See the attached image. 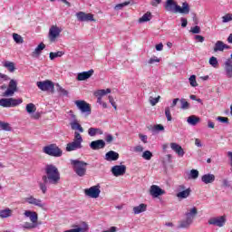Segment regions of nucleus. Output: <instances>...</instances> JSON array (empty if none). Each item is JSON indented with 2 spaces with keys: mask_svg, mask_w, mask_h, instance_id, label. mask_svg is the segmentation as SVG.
I'll list each match as a JSON object with an SVG mask.
<instances>
[{
  "mask_svg": "<svg viewBox=\"0 0 232 232\" xmlns=\"http://www.w3.org/2000/svg\"><path fill=\"white\" fill-rule=\"evenodd\" d=\"M148 209V205L141 203L139 206H136L132 208L134 215H140V213H144Z\"/></svg>",
  "mask_w": 232,
  "mask_h": 232,
  "instance_id": "28",
  "label": "nucleus"
},
{
  "mask_svg": "<svg viewBox=\"0 0 232 232\" xmlns=\"http://www.w3.org/2000/svg\"><path fill=\"white\" fill-rule=\"evenodd\" d=\"M46 48V45L44 43H41L33 52L32 56L33 57H39L41 55V53L43 50Z\"/></svg>",
  "mask_w": 232,
  "mask_h": 232,
  "instance_id": "30",
  "label": "nucleus"
},
{
  "mask_svg": "<svg viewBox=\"0 0 232 232\" xmlns=\"http://www.w3.org/2000/svg\"><path fill=\"white\" fill-rule=\"evenodd\" d=\"M90 148L94 150H103V148H106V142L104 140H97L90 143Z\"/></svg>",
  "mask_w": 232,
  "mask_h": 232,
  "instance_id": "21",
  "label": "nucleus"
},
{
  "mask_svg": "<svg viewBox=\"0 0 232 232\" xmlns=\"http://www.w3.org/2000/svg\"><path fill=\"white\" fill-rule=\"evenodd\" d=\"M105 140L108 144L113 142V136L111 134H106Z\"/></svg>",
  "mask_w": 232,
  "mask_h": 232,
  "instance_id": "54",
  "label": "nucleus"
},
{
  "mask_svg": "<svg viewBox=\"0 0 232 232\" xmlns=\"http://www.w3.org/2000/svg\"><path fill=\"white\" fill-rule=\"evenodd\" d=\"M188 179H191L192 180H197V179H198V171L197 169H191L188 174Z\"/></svg>",
  "mask_w": 232,
  "mask_h": 232,
  "instance_id": "43",
  "label": "nucleus"
},
{
  "mask_svg": "<svg viewBox=\"0 0 232 232\" xmlns=\"http://www.w3.org/2000/svg\"><path fill=\"white\" fill-rule=\"evenodd\" d=\"M165 117L167 118V121L169 122H171L173 121V118L171 117V109L170 107L165 108Z\"/></svg>",
  "mask_w": 232,
  "mask_h": 232,
  "instance_id": "42",
  "label": "nucleus"
},
{
  "mask_svg": "<svg viewBox=\"0 0 232 232\" xmlns=\"http://www.w3.org/2000/svg\"><path fill=\"white\" fill-rule=\"evenodd\" d=\"M130 1L128 2H124L121 4H118L114 6V10L119 11V10H122V8H124V6H128V5H130Z\"/></svg>",
  "mask_w": 232,
  "mask_h": 232,
  "instance_id": "48",
  "label": "nucleus"
},
{
  "mask_svg": "<svg viewBox=\"0 0 232 232\" xmlns=\"http://www.w3.org/2000/svg\"><path fill=\"white\" fill-rule=\"evenodd\" d=\"M9 97L10 98H1L0 99V106L2 108H15L16 106L23 104V99L12 98V96H9Z\"/></svg>",
  "mask_w": 232,
  "mask_h": 232,
  "instance_id": "8",
  "label": "nucleus"
},
{
  "mask_svg": "<svg viewBox=\"0 0 232 232\" xmlns=\"http://www.w3.org/2000/svg\"><path fill=\"white\" fill-rule=\"evenodd\" d=\"M25 110L29 115H32V113H35L37 108L35 107V104L29 103L26 105Z\"/></svg>",
  "mask_w": 232,
  "mask_h": 232,
  "instance_id": "36",
  "label": "nucleus"
},
{
  "mask_svg": "<svg viewBox=\"0 0 232 232\" xmlns=\"http://www.w3.org/2000/svg\"><path fill=\"white\" fill-rule=\"evenodd\" d=\"M13 39L16 44H23V43H24L23 36L19 35L18 34H13Z\"/></svg>",
  "mask_w": 232,
  "mask_h": 232,
  "instance_id": "39",
  "label": "nucleus"
},
{
  "mask_svg": "<svg viewBox=\"0 0 232 232\" xmlns=\"http://www.w3.org/2000/svg\"><path fill=\"white\" fill-rule=\"evenodd\" d=\"M14 213L12 209L10 208H5V209H1L0 210V218H8Z\"/></svg>",
  "mask_w": 232,
  "mask_h": 232,
  "instance_id": "33",
  "label": "nucleus"
},
{
  "mask_svg": "<svg viewBox=\"0 0 232 232\" xmlns=\"http://www.w3.org/2000/svg\"><path fill=\"white\" fill-rule=\"evenodd\" d=\"M23 203L29 204V206H35V208H39L40 209H43V211H46L48 209V205L46 202L43 201L41 198H35L32 194H29L24 198Z\"/></svg>",
  "mask_w": 232,
  "mask_h": 232,
  "instance_id": "4",
  "label": "nucleus"
},
{
  "mask_svg": "<svg viewBox=\"0 0 232 232\" xmlns=\"http://www.w3.org/2000/svg\"><path fill=\"white\" fill-rule=\"evenodd\" d=\"M194 39L198 42V43H202L204 41V36L202 35H195Z\"/></svg>",
  "mask_w": 232,
  "mask_h": 232,
  "instance_id": "62",
  "label": "nucleus"
},
{
  "mask_svg": "<svg viewBox=\"0 0 232 232\" xmlns=\"http://www.w3.org/2000/svg\"><path fill=\"white\" fill-rule=\"evenodd\" d=\"M4 66L11 73H14V72H15V63H14V62L6 61V62L4 63Z\"/></svg>",
  "mask_w": 232,
  "mask_h": 232,
  "instance_id": "32",
  "label": "nucleus"
},
{
  "mask_svg": "<svg viewBox=\"0 0 232 232\" xmlns=\"http://www.w3.org/2000/svg\"><path fill=\"white\" fill-rule=\"evenodd\" d=\"M43 151L50 157H63V150L56 144H50L44 147Z\"/></svg>",
  "mask_w": 232,
  "mask_h": 232,
  "instance_id": "9",
  "label": "nucleus"
},
{
  "mask_svg": "<svg viewBox=\"0 0 232 232\" xmlns=\"http://www.w3.org/2000/svg\"><path fill=\"white\" fill-rule=\"evenodd\" d=\"M232 21V14H227L222 16V23H229Z\"/></svg>",
  "mask_w": 232,
  "mask_h": 232,
  "instance_id": "49",
  "label": "nucleus"
},
{
  "mask_svg": "<svg viewBox=\"0 0 232 232\" xmlns=\"http://www.w3.org/2000/svg\"><path fill=\"white\" fill-rule=\"evenodd\" d=\"M152 157H153V153H151V151L150 150H145L142 153V159H144L145 160H151Z\"/></svg>",
  "mask_w": 232,
  "mask_h": 232,
  "instance_id": "46",
  "label": "nucleus"
},
{
  "mask_svg": "<svg viewBox=\"0 0 232 232\" xmlns=\"http://www.w3.org/2000/svg\"><path fill=\"white\" fill-rule=\"evenodd\" d=\"M36 86L41 90L42 92H49L51 90L53 92L54 84L52 81L46 80L43 82H37Z\"/></svg>",
  "mask_w": 232,
  "mask_h": 232,
  "instance_id": "14",
  "label": "nucleus"
},
{
  "mask_svg": "<svg viewBox=\"0 0 232 232\" xmlns=\"http://www.w3.org/2000/svg\"><path fill=\"white\" fill-rule=\"evenodd\" d=\"M179 102L181 104V110H189V102H188V101H186V99L181 98L179 100Z\"/></svg>",
  "mask_w": 232,
  "mask_h": 232,
  "instance_id": "44",
  "label": "nucleus"
},
{
  "mask_svg": "<svg viewBox=\"0 0 232 232\" xmlns=\"http://www.w3.org/2000/svg\"><path fill=\"white\" fill-rule=\"evenodd\" d=\"M197 213H198V211L195 207L188 209V212L186 213V218L180 222L179 227H182V228L189 227V226L193 224V220H195V217H197Z\"/></svg>",
  "mask_w": 232,
  "mask_h": 232,
  "instance_id": "7",
  "label": "nucleus"
},
{
  "mask_svg": "<svg viewBox=\"0 0 232 232\" xmlns=\"http://www.w3.org/2000/svg\"><path fill=\"white\" fill-rule=\"evenodd\" d=\"M159 101H160V96H158L157 98H153V97L150 98V102L151 106H156L158 104Z\"/></svg>",
  "mask_w": 232,
  "mask_h": 232,
  "instance_id": "52",
  "label": "nucleus"
},
{
  "mask_svg": "<svg viewBox=\"0 0 232 232\" xmlns=\"http://www.w3.org/2000/svg\"><path fill=\"white\" fill-rule=\"evenodd\" d=\"M92 75H93V69L78 73L76 79L77 81H87Z\"/></svg>",
  "mask_w": 232,
  "mask_h": 232,
  "instance_id": "25",
  "label": "nucleus"
},
{
  "mask_svg": "<svg viewBox=\"0 0 232 232\" xmlns=\"http://www.w3.org/2000/svg\"><path fill=\"white\" fill-rule=\"evenodd\" d=\"M217 121H218V122H222V124H229V119H227V117L219 116L217 118Z\"/></svg>",
  "mask_w": 232,
  "mask_h": 232,
  "instance_id": "51",
  "label": "nucleus"
},
{
  "mask_svg": "<svg viewBox=\"0 0 232 232\" xmlns=\"http://www.w3.org/2000/svg\"><path fill=\"white\" fill-rule=\"evenodd\" d=\"M155 63H160V58L157 56H152L150 59L148 61V64H155Z\"/></svg>",
  "mask_w": 232,
  "mask_h": 232,
  "instance_id": "50",
  "label": "nucleus"
},
{
  "mask_svg": "<svg viewBox=\"0 0 232 232\" xmlns=\"http://www.w3.org/2000/svg\"><path fill=\"white\" fill-rule=\"evenodd\" d=\"M45 175L42 177L43 182H39L38 186L43 195H46L48 191V186H57L61 182V172L55 165L49 164L44 169Z\"/></svg>",
  "mask_w": 232,
  "mask_h": 232,
  "instance_id": "1",
  "label": "nucleus"
},
{
  "mask_svg": "<svg viewBox=\"0 0 232 232\" xmlns=\"http://www.w3.org/2000/svg\"><path fill=\"white\" fill-rule=\"evenodd\" d=\"M103 134H104V130H102V129H101V128L91 127L88 130L89 137H95L97 135H103Z\"/></svg>",
  "mask_w": 232,
  "mask_h": 232,
  "instance_id": "26",
  "label": "nucleus"
},
{
  "mask_svg": "<svg viewBox=\"0 0 232 232\" xmlns=\"http://www.w3.org/2000/svg\"><path fill=\"white\" fill-rule=\"evenodd\" d=\"M224 71L227 79H232V60L227 58L224 63Z\"/></svg>",
  "mask_w": 232,
  "mask_h": 232,
  "instance_id": "19",
  "label": "nucleus"
},
{
  "mask_svg": "<svg viewBox=\"0 0 232 232\" xmlns=\"http://www.w3.org/2000/svg\"><path fill=\"white\" fill-rule=\"evenodd\" d=\"M201 181L204 184H213L215 182V174H205L201 177Z\"/></svg>",
  "mask_w": 232,
  "mask_h": 232,
  "instance_id": "27",
  "label": "nucleus"
},
{
  "mask_svg": "<svg viewBox=\"0 0 232 232\" xmlns=\"http://www.w3.org/2000/svg\"><path fill=\"white\" fill-rule=\"evenodd\" d=\"M102 232H117V227H111L109 230H103Z\"/></svg>",
  "mask_w": 232,
  "mask_h": 232,
  "instance_id": "64",
  "label": "nucleus"
},
{
  "mask_svg": "<svg viewBox=\"0 0 232 232\" xmlns=\"http://www.w3.org/2000/svg\"><path fill=\"white\" fill-rule=\"evenodd\" d=\"M88 231V227H77V228H72L69 230H65L63 232H86Z\"/></svg>",
  "mask_w": 232,
  "mask_h": 232,
  "instance_id": "47",
  "label": "nucleus"
},
{
  "mask_svg": "<svg viewBox=\"0 0 232 232\" xmlns=\"http://www.w3.org/2000/svg\"><path fill=\"white\" fill-rule=\"evenodd\" d=\"M179 102H180V99H179V98L173 99L169 108L170 109L175 108V106H177Z\"/></svg>",
  "mask_w": 232,
  "mask_h": 232,
  "instance_id": "57",
  "label": "nucleus"
},
{
  "mask_svg": "<svg viewBox=\"0 0 232 232\" xmlns=\"http://www.w3.org/2000/svg\"><path fill=\"white\" fill-rule=\"evenodd\" d=\"M75 106L80 110L81 113H85V115L92 114V107L90 103L82 100H78L74 102Z\"/></svg>",
  "mask_w": 232,
  "mask_h": 232,
  "instance_id": "10",
  "label": "nucleus"
},
{
  "mask_svg": "<svg viewBox=\"0 0 232 232\" xmlns=\"http://www.w3.org/2000/svg\"><path fill=\"white\" fill-rule=\"evenodd\" d=\"M111 171L114 177H122L126 174V165H115Z\"/></svg>",
  "mask_w": 232,
  "mask_h": 232,
  "instance_id": "16",
  "label": "nucleus"
},
{
  "mask_svg": "<svg viewBox=\"0 0 232 232\" xmlns=\"http://www.w3.org/2000/svg\"><path fill=\"white\" fill-rule=\"evenodd\" d=\"M208 63L212 68H218V60L215 56H211L208 60Z\"/></svg>",
  "mask_w": 232,
  "mask_h": 232,
  "instance_id": "38",
  "label": "nucleus"
},
{
  "mask_svg": "<svg viewBox=\"0 0 232 232\" xmlns=\"http://www.w3.org/2000/svg\"><path fill=\"white\" fill-rule=\"evenodd\" d=\"M227 157H228V159L230 160V166H231L230 171L232 172V151H227Z\"/></svg>",
  "mask_w": 232,
  "mask_h": 232,
  "instance_id": "63",
  "label": "nucleus"
},
{
  "mask_svg": "<svg viewBox=\"0 0 232 232\" xmlns=\"http://www.w3.org/2000/svg\"><path fill=\"white\" fill-rule=\"evenodd\" d=\"M148 21H151V13L150 12H147L139 19V23H148Z\"/></svg>",
  "mask_w": 232,
  "mask_h": 232,
  "instance_id": "35",
  "label": "nucleus"
},
{
  "mask_svg": "<svg viewBox=\"0 0 232 232\" xmlns=\"http://www.w3.org/2000/svg\"><path fill=\"white\" fill-rule=\"evenodd\" d=\"M157 52H162V50H164V44H162V43L156 44L155 46Z\"/></svg>",
  "mask_w": 232,
  "mask_h": 232,
  "instance_id": "61",
  "label": "nucleus"
},
{
  "mask_svg": "<svg viewBox=\"0 0 232 232\" xmlns=\"http://www.w3.org/2000/svg\"><path fill=\"white\" fill-rule=\"evenodd\" d=\"M191 195V188H187L177 194L178 198H188Z\"/></svg>",
  "mask_w": 232,
  "mask_h": 232,
  "instance_id": "34",
  "label": "nucleus"
},
{
  "mask_svg": "<svg viewBox=\"0 0 232 232\" xmlns=\"http://www.w3.org/2000/svg\"><path fill=\"white\" fill-rule=\"evenodd\" d=\"M76 17L78 21H81V22L95 21V19L93 18V14H86L84 12L76 13Z\"/></svg>",
  "mask_w": 232,
  "mask_h": 232,
  "instance_id": "20",
  "label": "nucleus"
},
{
  "mask_svg": "<svg viewBox=\"0 0 232 232\" xmlns=\"http://www.w3.org/2000/svg\"><path fill=\"white\" fill-rule=\"evenodd\" d=\"M188 82L192 88H197V86H198V83L197 82V76L195 74L188 78Z\"/></svg>",
  "mask_w": 232,
  "mask_h": 232,
  "instance_id": "40",
  "label": "nucleus"
},
{
  "mask_svg": "<svg viewBox=\"0 0 232 232\" xmlns=\"http://www.w3.org/2000/svg\"><path fill=\"white\" fill-rule=\"evenodd\" d=\"M191 34H199L200 33V26L196 25L190 28Z\"/></svg>",
  "mask_w": 232,
  "mask_h": 232,
  "instance_id": "53",
  "label": "nucleus"
},
{
  "mask_svg": "<svg viewBox=\"0 0 232 232\" xmlns=\"http://www.w3.org/2000/svg\"><path fill=\"white\" fill-rule=\"evenodd\" d=\"M224 50H231V46L226 44L222 41H217L213 47V52L218 53V52H224Z\"/></svg>",
  "mask_w": 232,
  "mask_h": 232,
  "instance_id": "17",
  "label": "nucleus"
},
{
  "mask_svg": "<svg viewBox=\"0 0 232 232\" xmlns=\"http://www.w3.org/2000/svg\"><path fill=\"white\" fill-rule=\"evenodd\" d=\"M82 136L79 131L74 132V138L72 141L67 143L66 151H77V150H82Z\"/></svg>",
  "mask_w": 232,
  "mask_h": 232,
  "instance_id": "6",
  "label": "nucleus"
},
{
  "mask_svg": "<svg viewBox=\"0 0 232 232\" xmlns=\"http://www.w3.org/2000/svg\"><path fill=\"white\" fill-rule=\"evenodd\" d=\"M108 93H111V89L108 88L106 90L102 89V90H97L94 92V97H104V95H108Z\"/></svg>",
  "mask_w": 232,
  "mask_h": 232,
  "instance_id": "31",
  "label": "nucleus"
},
{
  "mask_svg": "<svg viewBox=\"0 0 232 232\" xmlns=\"http://www.w3.org/2000/svg\"><path fill=\"white\" fill-rule=\"evenodd\" d=\"M84 194L90 198H99L101 195V185H95L84 189Z\"/></svg>",
  "mask_w": 232,
  "mask_h": 232,
  "instance_id": "12",
  "label": "nucleus"
},
{
  "mask_svg": "<svg viewBox=\"0 0 232 232\" xmlns=\"http://www.w3.org/2000/svg\"><path fill=\"white\" fill-rule=\"evenodd\" d=\"M187 122L188 124H189V126H197V124L200 122V117L197 115H190L189 117H188Z\"/></svg>",
  "mask_w": 232,
  "mask_h": 232,
  "instance_id": "29",
  "label": "nucleus"
},
{
  "mask_svg": "<svg viewBox=\"0 0 232 232\" xmlns=\"http://www.w3.org/2000/svg\"><path fill=\"white\" fill-rule=\"evenodd\" d=\"M154 130L156 131H164V126L161 124H158L154 126Z\"/></svg>",
  "mask_w": 232,
  "mask_h": 232,
  "instance_id": "58",
  "label": "nucleus"
},
{
  "mask_svg": "<svg viewBox=\"0 0 232 232\" xmlns=\"http://www.w3.org/2000/svg\"><path fill=\"white\" fill-rule=\"evenodd\" d=\"M165 9L167 12H172L173 14H189V4L184 2L182 6L178 5L174 0H167L165 4Z\"/></svg>",
  "mask_w": 232,
  "mask_h": 232,
  "instance_id": "2",
  "label": "nucleus"
},
{
  "mask_svg": "<svg viewBox=\"0 0 232 232\" xmlns=\"http://www.w3.org/2000/svg\"><path fill=\"white\" fill-rule=\"evenodd\" d=\"M140 139L144 144H148V136L140 134Z\"/></svg>",
  "mask_w": 232,
  "mask_h": 232,
  "instance_id": "60",
  "label": "nucleus"
},
{
  "mask_svg": "<svg viewBox=\"0 0 232 232\" xmlns=\"http://www.w3.org/2000/svg\"><path fill=\"white\" fill-rule=\"evenodd\" d=\"M134 151H136V153H142V151H144V147H142L141 145H137L134 148Z\"/></svg>",
  "mask_w": 232,
  "mask_h": 232,
  "instance_id": "55",
  "label": "nucleus"
},
{
  "mask_svg": "<svg viewBox=\"0 0 232 232\" xmlns=\"http://www.w3.org/2000/svg\"><path fill=\"white\" fill-rule=\"evenodd\" d=\"M150 194L154 198L160 197V195H166V191L157 185H152L150 189Z\"/></svg>",
  "mask_w": 232,
  "mask_h": 232,
  "instance_id": "18",
  "label": "nucleus"
},
{
  "mask_svg": "<svg viewBox=\"0 0 232 232\" xmlns=\"http://www.w3.org/2000/svg\"><path fill=\"white\" fill-rule=\"evenodd\" d=\"M71 166H72L73 171L78 177L86 175L88 163L79 160H71Z\"/></svg>",
  "mask_w": 232,
  "mask_h": 232,
  "instance_id": "5",
  "label": "nucleus"
},
{
  "mask_svg": "<svg viewBox=\"0 0 232 232\" xmlns=\"http://www.w3.org/2000/svg\"><path fill=\"white\" fill-rule=\"evenodd\" d=\"M24 217L29 218L30 222H24L21 225L22 229H35L37 227V220H39V215L33 210H25Z\"/></svg>",
  "mask_w": 232,
  "mask_h": 232,
  "instance_id": "3",
  "label": "nucleus"
},
{
  "mask_svg": "<svg viewBox=\"0 0 232 232\" xmlns=\"http://www.w3.org/2000/svg\"><path fill=\"white\" fill-rule=\"evenodd\" d=\"M104 159L108 162H113L115 160H119V152H115L114 150L108 151L105 154Z\"/></svg>",
  "mask_w": 232,
  "mask_h": 232,
  "instance_id": "24",
  "label": "nucleus"
},
{
  "mask_svg": "<svg viewBox=\"0 0 232 232\" xmlns=\"http://www.w3.org/2000/svg\"><path fill=\"white\" fill-rule=\"evenodd\" d=\"M63 54H64V52L63 51H58L56 53H50L49 59H51V61H53V59H57V57H63Z\"/></svg>",
  "mask_w": 232,
  "mask_h": 232,
  "instance_id": "37",
  "label": "nucleus"
},
{
  "mask_svg": "<svg viewBox=\"0 0 232 232\" xmlns=\"http://www.w3.org/2000/svg\"><path fill=\"white\" fill-rule=\"evenodd\" d=\"M226 222H227L226 216L214 217L208 219L209 226H215L216 227H224Z\"/></svg>",
  "mask_w": 232,
  "mask_h": 232,
  "instance_id": "11",
  "label": "nucleus"
},
{
  "mask_svg": "<svg viewBox=\"0 0 232 232\" xmlns=\"http://www.w3.org/2000/svg\"><path fill=\"white\" fill-rule=\"evenodd\" d=\"M73 120L71 121L70 126L71 130H74L75 131H79V133H84V129L82 128V125L79 124V121L75 119V116H72Z\"/></svg>",
  "mask_w": 232,
  "mask_h": 232,
  "instance_id": "22",
  "label": "nucleus"
},
{
  "mask_svg": "<svg viewBox=\"0 0 232 232\" xmlns=\"http://www.w3.org/2000/svg\"><path fill=\"white\" fill-rule=\"evenodd\" d=\"M15 92H17V81L11 80L9 82L7 89L5 92H3V97H14Z\"/></svg>",
  "mask_w": 232,
  "mask_h": 232,
  "instance_id": "13",
  "label": "nucleus"
},
{
  "mask_svg": "<svg viewBox=\"0 0 232 232\" xmlns=\"http://www.w3.org/2000/svg\"><path fill=\"white\" fill-rule=\"evenodd\" d=\"M170 148L172 151L177 153V155H179V157H184L186 152L184 151V149H182V146L178 143L171 142Z\"/></svg>",
  "mask_w": 232,
  "mask_h": 232,
  "instance_id": "23",
  "label": "nucleus"
},
{
  "mask_svg": "<svg viewBox=\"0 0 232 232\" xmlns=\"http://www.w3.org/2000/svg\"><path fill=\"white\" fill-rule=\"evenodd\" d=\"M56 90L61 95H63L65 97H68V91H66L64 88L61 87L59 83L56 84Z\"/></svg>",
  "mask_w": 232,
  "mask_h": 232,
  "instance_id": "45",
  "label": "nucleus"
},
{
  "mask_svg": "<svg viewBox=\"0 0 232 232\" xmlns=\"http://www.w3.org/2000/svg\"><path fill=\"white\" fill-rule=\"evenodd\" d=\"M109 102L111 104V106L114 108V110H117V104L115 103V101L113 100V96H109Z\"/></svg>",
  "mask_w": 232,
  "mask_h": 232,
  "instance_id": "56",
  "label": "nucleus"
},
{
  "mask_svg": "<svg viewBox=\"0 0 232 232\" xmlns=\"http://www.w3.org/2000/svg\"><path fill=\"white\" fill-rule=\"evenodd\" d=\"M0 128H1V130H4L5 131L12 130V127H10V123L1 121H0Z\"/></svg>",
  "mask_w": 232,
  "mask_h": 232,
  "instance_id": "41",
  "label": "nucleus"
},
{
  "mask_svg": "<svg viewBox=\"0 0 232 232\" xmlns=\"http://www.w3.org/2000/svg\"><path fill=\"white\" fill-rule=\"evenodd\" d=\"M61 32H63V29L57 25L51 26L49 29V40L51 43H55V41H57V38L61 35Z\"/></svg>",
  "mask_w": 232,
  "mask_h": 232,
  "instance_id": "15",
  "label": "nucleus"
},
{
  "mask_svg": "<svg viewBox=\"0 0 232 232\" xmlns=\"http://www.w3.org/2000/svg\"><path fill=\"white\" fill-rule=\"evenodd\" d=\"M180 21H181L182 28H186L188 26V19L182 17V18H180Z\"/></svg>",
  "mask_w": 232,
  "mask_h": 232,
  "instance_id": "59",
  "label": "nucleus"
}]
</instances>
